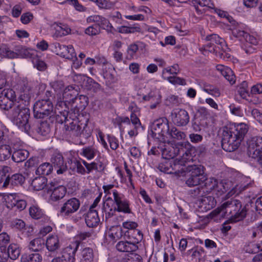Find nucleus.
<instances>
[{
	"mask_svg": "<svg viewBox=\"0 0 262 262\" xmlns=\"http://www.w3.org/2000/svg\"><path fill=\"white\" fill-rule=\"evenodd\" d=\"M205 192L203 188L197 187L190 190V194L193 198H196L199 200L205 194Z\"/></svg>",
	"mask_w": 262,
	"mask_h": 262,
	"instance_id": "obj_56",
	"label": "nucleus"
},
{
	"mask_svg": "<svg viewBox=\"0 0 262 262\" xmlns=\"http://www.w3.org/2000/svg\"><path fill=\"white\" fill-rule=\"evenodd\" d=\"M114 202L116 205H119L123 200H124L123 194L119 193L116 190H113Z\"/></svg>",
	"mask_w": 262,
	"mask_h": 262,
	"instance_id": "obj_63",
	"label": "nucleus"
},
{
	"mask_svg": "<svg viewBox=\"0 0 262 262\" xmlns=\"http://www.w3.org/2000/svg\"><path fill=\"white\" fill-rule=\"evenodd\" d=\"M172 173L176 176L180 177L185 175L187 172V165L183 162V160H173L172 159Z\"/></svg>",
	"mask_w": 262,
	"mask_h": 262,
	"instance_id": "obj_18",
	"label": "nucleus"
},
{
	"mask_svg": "<svg viewBox=\"0 0 262 262\" xmlns=\"http://www.w3.org/2000/svg\"><path fill=\"white\" fill-rule=\"evenodd\" d=\"M45 247V241L41 238H36L31 241L29 248L33 251H40Z\"/></svg>",
	"mask_w": 262,
	"mask_h": 262,
	"instance_id": "obj_32",
	"label": "nucleus"
},
{
	"mask_svg": "<svg viewBox=\"0 0 262 262\" xmlns=\"http://www.w3.org/2000/svg\"><path fill=\"white\" fill-rule=\"evenodd\" d=\"M85 223L89 227L97 226L99 222L98 212L96 210H89L85 218Z\"/></svg>",
	"mask_w": 262,
	"mask_h": 262,
	"instance_id": "obj_23",
	"label": "nucleus"
},
{
	"mask_svg": "<svg viewBox=\"0 0 262 262\" xmlns=\"http://www.w3.org/2000/svg\"><path fill=\"white\" fill-rule=\"evenodd\" d=\"M36 132L43 136L47 135L50 132L49 124L47 121L41 122L38 125Z\"/></svg>",
	"mask_w": 262,
	"mask_h": 262,
	"instance_id": "obj_39",
	"label": "nucleus"
},
{
	"mask_svg": "<svg viewBox=\"0 0 262 262\" xmlns=\"http://www.w3.org/2000/svg\"><path fill=\"white\" fill-rule=\"evenodd\" d=\"M29 155V153L27 150L23 149H16L12 155V159L15 162L19 163L26 160Z\"/></svg>",
	"mask_w": 262,
	"mask_h": 262,
	"instance_id": "obj_26",
	"label": "nucleus"
},
{
	"mask_svg": "<svg viewBox=\"0 0 262 262\" xmlns=\"http://www.w3.org/2000/svg\"><path fill=\"white\" fill-rule=\"evenodd\" d=\"M76 78L81 81V85L84 86L87 90L95 93L100 91V85L92 78L83 75H76Z\"/></svg>",
	"mask_w": 262,
	"mask_h": 262,
	"instance_id": "obj_15",
	"label": "nucleus"
},
{
	"mask_svg": "<svg viewBox=\"0 0 262 262\" xmlns=\"http://www.w3.org/2000/svg\"><path fill=\"white\" fill-rule=\"evenodd\" d=\"M101 32L98 25H93L85 29L84 33L89 36H95Z\"/></svg>",
	"mask_w": 262,
	"mask_h": 262,
	"instance_id": "obj_47",
	"label": "nucleus"
},
{
	"mask_svg": "<svg viewBox=\"0 0 262 262\" xmlns=\"http://www.w3.org/2000/svg\"><path fill=\"white\" fill-rule=\"evenodd\" d=\"M98 25L100 29L101 28L107 31L112 32V30L114 29L109 20L104 17L101 18V21Z\"/></svg>",
	"mask_w": 262,
	"mask_h": 262,
	"instance_id": "obj_50",
	"label": "nucleus"
},
{
	"mask_svg": "<svg viewBox=\"0 0 262 262\" xmlns=\"http://www.w3.org/2000/svg\"><path fill=\"white\" fill-rule=\"evenodd\" d=\"M248 152L254 158L262 152V137H255L249 141Z\"/></svg>",
	"mask_w": 262,
	"mask_h": 262,
	"instance_id": "obj_14",
	"label": "nucleus"
},
{
	"mask_svg": "<svg viewBox=\"0 0 262 262\" xmlns=\"http://www.w3.org/2000/svg\"><path fill=\"white\" fill-rule=\"evenodd\" d=\"M231 189V183L226 181H222L218 183L216 190L221 195Z\"/></svg>",
	"mask_w": 262,
	"mask_h": 262,
	"instance_id": "obj_44",
	"label": "nucleus"
},
{
	"mask_svg": "<svg viewBox=\"0 0 262 262\" xmlns=\"http://www.w3.org/2000/svg\"><path fill=\"white\" fill-rule=\"evenodd\" d=\"M181 102V99L178 96L174 95L168 96L166 100V105H178Z\"/></svg>",
	"mask_w": 262,
	"mask_h": 262,
	"instance_id": "obj_48",
	"label": "nucleus"
},
{
	"mask_svg": "<svg viewBox=\"0 0 262 262\" xmlns=\"http://www.w3.org/2000/svg\"><path fill=\"white\" fill-rule=\"evenodd\" d=\"M81 262H94L93 250L91 248H85L81 252Z\"/></svg>",
	"mask_w": 262,
	"mask_h": 262,
	"instance_id": "obj_28",
	"label": "nucleus"
},
{
	"mask_svg": "<svg viewBox=\"0 0 262 262\" xmlns=\"http://www.w3.org/2000/svg\"><path fill=\"white\" fill-rule=\"evenodd\" d=\"M220 48L219 45H215L214 43L213 45V44L209 42L204 46V50L205 51H208L209 52L215 53L217 55V52L219 51Z\"/></svg>",
	"mask_w": 262,
	"mask_h": 262,
	"instance_id": "obj_54",
	"label": "nucleus"
},
{
	"mask_svg": "<svg viewBox=\"0 0 262 262\" xmlns=\"http://www.w3.org/2000/svg\"><path fill=\"white\" fill-rule=\"evenodd\" d=\"M70 31L71 29L67 27L63 29L61 27H59L56 29L54 36L56 37H61L62 36L67 35L70 32Z\"/></svg>",
	"mask_w": 262,
	"mask_h": 262,
	"instance_id": "obj_60",
	"label": "nucleus"
},
{
	"mask_svg": "<svg viewBox=\"0 0 262 262\" xmlns=\"http://www.w3.org/2000/svg\"><path fill=\"white\" fill-rule=\"evenodd\" d=\"M51 165L58 174L64 173L68 170L67 163L64 162L63 157L61 154L54 153L51 158Z\"/></svg>",
	"mask_w": 262,
	"mask_h": 262,
	"instance_id": "obj_13",
	"label": "nucleus"
},
{
	"mask_svg": "<svg viewBox=\"0 0 262 262\" xmlns=\"http://www.w3.org/2000/svg\"><path fill=\"white\" fill-rule=\"evenodd\" d=\"M168 139L172 138L177 140H182L186 137L185 133L178 130L176 127H172L169 130Z\"/></svg>",
	"mask_w": 262,
	"mask_h": 262,
	"instance_id": "obj_41",
	"label": "nucleus"
},
{
	"mask_svg": "<svg viewBox=\"0 0 262 262\" xmlns=\"http://www.w3.org/2000/svg\"><path fill=\"white\" fill-rule=\"evenodd\" d=\"M79 247V244H76L75 247L70 245L64 248L62 255L52 259V262H75V256Z\"/></svg>",
	"mask_w": 262,
	"mask_h": 262,
	"instance_id": "obj_12",
	"label": "nucleus"
},
{
	"mask_svg": "<svg viewBox=\"0 0 262 262\" xmlns=\"http://www.w3.org/2000/svg\"><path fill=\"white\" fill-rule=\"evenodd\" d=\"M7 251L9 255V257L13 260L17 259L20 254V250L18 246L14 244H10L9 246Z\"/></svg>",
	"mask_w": 262,
	"mask_h": 262,
	"instance_id": "obj_35",
	"label": "nucleus"
},
{
	"mask_svg": "<svg viewBox=\"0 0 262 262\" xmlns=\"http://www.w3.org/2000/svg\"><path fill=\"white\" fill-rule=\"evenodd\" d=\"M53 170L52 166L49 163H44L37 168L35 172L38 175H49Z\"/></svg>",
	"mask_w": 262,
	"mask_h": 262,
	"instance_id": "obj_36",
	"label": "nucleus"
},
{
	"mask_svg": "<svg viewBox=\"0 0 262 262\" xmlns=\"http://www.w3.org/2000/svg\"><path fill=\"white\" fill-rule=\"evenodd\" d=\"M29 214L32 218L36 220L41 219L43 215L42 210L35 205H33L30 207Z\"/></svg>",
	"mask_w": 262,
	"mask_h": 262,
	"instance_id": "obj_42",
	"label": "nucleus"
},
{
	"mask_svg": "<svg viewBox=\"0 0 262 262\" xmlns=\"http://www.w3.org/2000/svg\"><path fill=\"white\" fill-rule=\"evenodd\" d=\"M171 120L177 126H185L189 122L188 113L184 109L176 108L170 113Z\"/></svg>",
	"mask_w": 262,
	"mask_h": 262,
	"instance_id": "obj_9",
	"label": "nucleus"
},
{
	"mask_svg": "<svg viewBox=\"0 0 262 262\" xmlns=\"http://www.w3.org/2000/svg\"><path fill=\"white\" fill-rule=\"evenodd\" d=\"M217 70H221L222 75L230 82L231 84H233L235 83V76L231 69L222 67V69H220L217 68Z\"/></svg>",
	"mask_w": 262,
	"mask_h": 262,
	"instance_id": "obj_33",
	"label": "nucleus"
},
{
	"mask_svg": "<svg viewBox=\"0 0 262 262\" xmlns=\"http://www.w3.org/2000/svg\"><path fill=\"white\" fill-rule=\"evenodd\" d=\"M33 63L34 67H36L39 71H44L46 69L45 62L38 58L34 59Z\"/></svg>",
	"mask_w": 262,
	"mask_h": 262,
	"instance_id": "obj_64",
	"label": "nucleus"
},
{
	"mask_svg": "<svg viewBox=\"0 0 262 262\" xmlns=\"http://www.w3.org/2000/svg\"><path fill=\"white\" fill-rule=\"evenodd\" d=\"M11 155V148L9 145H4L0 147L1 161L6 160L10 157Z\"/></svg>",
	"mask_w": 262,
	"mask_h": 262,
	"instance_id": "obj_43",
	"label": "nucleus"
},
{
	"mask_svg": "<svg viewBox=\"0 0 262 262\" xmlns=\"http://www.w3.org/2000/svg\"><path fill=\"white\" fill-rule=\"evenodd\" d=\"M124 237H126L132 244L137 245L143 239V234L138 229L127 230L124 233Z\"/></svg>",
	"mask_w": 262,
	"mask_h": 262,
	"instance_id": "obj_21",
	"label": "nucleus"
},
{
	"mask_svg": "<svg viewBox=\"0 0 262 262\" xmlns=\"http://www.w3.org/2000/svg\"><path fill=\"white\" fill-rule=\"evenodd\" d=\"M11 226L13 228L21 230L25 228V223L20 219H15L11 221Z\"/></svg>",
	"mask_w": 262,
	"mask_h": 262,
	"instance_id": "obj_58",
	"label": "nucleus"
},
{
	"mask_svg": "<svg viewBox=\"0 0 262 262\" xmlns=\"http://www.w3.org/2000/svg\"><path fill=\"white\" fill-rule=\"evenodd\" d=\"M20 95L18 101L15 102L12 110V117L13 122L23 132L28 133L30 125L28 123L30 110L27 107L32 95L31 87L28 82L23 81L19 84Z\"/></svg>",
	"mask_w": 262,
	"mask_h": 262,
	"instance_id": "obj_1",
	"label": "nucleus"
},
{
	"mask_svg": "<svg viewBox=\"0 0 262 262\" xmlns=\"http://www.w3.org/2000/svg\"><path fill=\"white\" fill-rule=\"evenodd\" d=\"M77 95V91L75 90L72 86H69L68 88H66L63 94V96L65 99L66 101L72 103H73L75 98H76Z\"/></svg>",
	"mask_w": 262,
	"mask_h": 262,
	"instance_id": "obj_31",
	"label": "nucleus"
},
{
	"mask_svg": "<svg viewBox=\"0 0 262 262\" xmlns=\"http://www.w3.org/2000/svg\"><path fill=\"white\" fill-rule=\"evenodd\" d=\"M169 130L168 121L166 118L155 120L151 126L152 137L163 143L168 139Z\"/></svg>",
	"mask_w": 262,
	"mask_h": 262,
	"instance_id": "obj_4",
	"label": "nucleus"
},
{
	"mask_svg": "<svg viewBox=\"0 0 262 262\" xmlns=\"http://www.w3.org/2000/svg\"><path fill=\"white\" fill-rule=\"evenodd\" d=\"M10 167L8 166H0V184L7 178L6 174L10 171Z\"/></svg>",
	"mask_w": 262,
	"mask_h": 262,
	"instance_id": "obj_57",
	"label": "nucleus"
},
{
	"mask_svg": "<svg viewBox=\"0 0 262 262\" xmlns=\"http://www.w3.org/2000/svg\"><path fill=\"white\" fill-rule=\"evenodd\" d=\"M152 99H155L156 101L150 105V108L151 109L155 108L157 106L160 104L161 102L160 95L159 94H155L152 92H150L147 95H145L143 97V99L144 100H151Z\"/></svg>",
	"mask_w": 262,
	"mask_h": 262,
	"instance_id": "obj_37",
	"label": "nucleus"
},
{
	"mask_svg": "<svg viewBox=\"0 0 262 262\" xmlns=\"http://www.w3.org/2000/svg\"><path fill=\"white\" fill-rule=\"evenodd\" d=\"M17 54V57L25 58L29 55V52L25 48L20 46L17 47L15 50Z\"/></svg>",
	"mask_w": 262,
	"mask_h": 262,
	"instance_id": "obj_62",
	"label": "nucleus"
},
{
	"mask_svg": "<svg viewBox=\"0 0 262 262\" xmlns=\"http://www.w3.org/2000/svg\"><path fill=\"white\" fill-rule=\"evenodd\" d=\"M97 5L100 9H110L114 7V4L107 0H98Z\"/></svg>",
	"mask_w": 262,
	"mask_h": 262,
	"instance_id": "obj_52",
	"label": "nucleus"
},
{
	"mask_svg": "<svg viewBox=\"0 0 262 262\" xmlns=\"http://www.w3.org/2000/svg\"><path fill=\"white\" fill-rule=\"evenodd\" d=\"M117 250L122 252H132L136 251L138 249V246L132 244L128 241H121L116 245Z\"/></svg>",
	"mask_w": 262,
	"mask_h": 262,
	"instance_id": "obj_22",
	"label": "nucleus"
},
{
	"mask_svg": "<svg viewBox=\"0 0 262 262\" xmlns=\"http://www.w3.org/2000/svg\"><path fill=\"white\" fill-rule=\"evenodd\" d=\"M34 116L36 118H44L54 115L53 105L50 99L39 100L33 106Z\"/></svg>",
	"mask_w": 262,
	"mask_h": 262,
	"instance_id": "obj_6",
	"label": "nucleus"
},
{
	"mask_svg": "<svg viewBox=\"0 0 262 262\" xmlns=\"http://www.w3.org/2000/svg\"><path fill=\"white\" fill-rule=\"evenodd\" d=\"M248 130L245 123H239L224 128L222 139L223 149L228 152L236 149Z\"/></svg>",
	"mask_w": 262,
	"mask_h": 262,
	"instance_id": "obj_2",
	"label": "nucleus"
},
{
	"mask_svg": "<svg viewBox=\"0 0 262 262\" xmlns=\"http://www.w3.org/2000/svg\"><path fill=\"white\" fill-rule=\"evenodd\" d=\"M80 205V201L77 199L73 198L69 199L61 207L59 213L64 217L71 216L78 210Z\"/></svg>",
	"mask_w": 262,
	"mask_h": 262,
	"instance_id": "obj_11",
	"label": "nucleus"
},
{
	"mask_svg": "<svg viewBox=\"0 0 262 262\" xmlns=\"http://www.w3.org/2000/svg\"><path fill=\"white\" fill-rule=\"evenodd\" d=\"M192 252L191 256L193 258L200 259L203 253H204V250L202 248H196L192 249L188 251V253Z\"/></svg>",
	"mask_w": 262,
	"mask_h": 262,
	"instance_id": "obj_61",
	"label": "nucleus"
},
{
	"mask_svg": "<svg viewBox=\"0 0 262 262\" xmlns=\"http://www.w3.org/2000/svg\"><path fill=\"white\" fill-rule=\"evenodd\" d=\"M122 235L123 231L121 227L120 226H114L110 229L108 236L115 241L121 238Z\"/></svg>",
	"mask_w": 262,
	"mask_h": 262,
	"instance_id": "obj_34",
	"label": "nucleus"
},
{
	"mask_svg": "<svg viewBox=\"0 0 262 262\" xmlns=\"http://www.w3.org/2000/svg\"><path fill=\"white\" fill-rule=\"evenodd\" d=\"M222 213H229L231 215V220L236 222L244 219L247 214L246 206H243L240 201L231 199L224 202L220 207L214 210L211 214L213 216H216Z\"/></svg>",
	"mask_w": 262,
	"mask_h": 262,
	"instance_id": "obj_3",
	"label": "nucleus"
},
{
	"mask_svg": "<svg viewBox=\"0 0 262 262\" xmlns=\"http://www.w3.org/2000/svg\"><path fill=\"white\" fill-rule=\"evenodd\" d=\"M174 150L173 147H171L170 150L166 148L162 149V155L165 156V158L168 160L159 164L158 168L160 171L167 174H172V159L178 155V153H176Z\"/></svg>",
	"mask_w": 262,
	"mask_h": 262,
	"instance_id": "obj_8",
	"label": "nucleus"
},
{
	"mask_svg": "<svg viewBox=\"0 0 262 262\" xmlns=\"http://www.w3.org/2000/svg\"><path fill=\"white\" fill-rule=\"evenodd\" d=\"M15 102L6 98L4 96L0 95V108L4 110H9L14 107Z\"/></svg>",
	"mask_w": 262,
	"mask_h": 262,
	"instance_id": "obj_38",
	"label": "nucleus"
},
{
	"mask_svg": "<svg viewBox=\"0 0 262 262\" xmlns=\"http://www.w3.org/2000/svg\"><path fill=\"white\" fill-rule=\"evenodd\" d=\"M247 87L248 84L246 81H244L241 83V86L239 88L238 92L243 98H246L248 95Z\"/></svg>",
	"mask_w": 262,
	"mask_h": 262,
	"instance_id": "obj_55",
	"label": "nucleus"
},
{
	"mask_svg": "<svg viewBox=\"0 0 262 262\" xmlns=\"http://www.w3.org/2000/svg\"><path fill=\"white\" fill-rule=\"evenodd\" d=\"M138 50V47L136 44L130 45L127 50V54L126 55V58L130 59L133 58L135 53Z\"/></svg>",
	"mask_w": 262,
	"mask_h": 262,
	"instance_id": "obj_59",
	"label": "nucleus"
},
{
	"mask_svg": "<svg viewBox=\"0 0 262 262\" xmlns=\"http://www.w3.org/2000/svg\"><path fill=\"white\" fill-rule=\"evenodd\" d=\"M207 125L206 120L199 116L195 115L192 120V127L195 132L200 131L202 127L206 126Z\"/></svg>",
	"mask_w": 262,
	"mask_h": 262,
	"instance_id": "obj_29",
	"label": "nucleus"
},
{
	"mask_svg": "<svg viewBox=\"0 0 262 262\" xmlns=\"http://www.w3.org/2000/svg\"><path fill=\"white\" fill-rule=\"evenodd\" d=\"M192 2L198 14L205 12V7L214 9V5L211 0H192Z\"/></svg>",
	"mask_w": 262,
	"mask_h": 262,
	"instance_id": "obj_20",
	"label": "nucleus"
},
{
	"mask_svg": "<svg viewBox=\"0 0 262 262\" xmlns=\"http://www.w3.org/2000/svg\"><path fill=\"white\" fill-rule=\"evenodd\" d=\"M204 186L209 190L216 189L218 184L217 180L214 178H207L205 175V180L204 181Z\"/></svg>",
	"mask_w": 262,
	"mask_h": 262,
	"instance_id": "obj_45",
	"label": "nucleus"
},
{
	"mask_svg": "<svg viewBox=\"0 0 262 262\" xmlns=\"http://www.w3.org/2000/svg\"><path fill=\"white\" fill-rule=\"evenodd\" d=\"M7 207L12 209L16 208L20 210H24L26 206V202L24 200H19L16 198L15 194H10L6 198Z\"/></svg>",
	"mask_w": 262,
	"mask_h": 262,
	"instance_id": "obj_16",
	"label": "nucleus"
},
{
	"mask_svg": "<svg viewBox=\"0 0 262 262\" xmlns=\"http://www.w3.org/2000/svg\"><path fill=\"white\" fill-rule=\"evenodd\" d=\"M25 181V178L23 174L20 173H15L11 177L8 176L4 182L2 187L6 188L10 184L12 186L22 185Z\"/></svg>",
	"mask_w": 262,
	"mask_h": 262,
	"instance_id": "obj_19",
	"label": "nucleus"
},
{
	"mask_svg": "<svg viewBox=\"0 0 262 262\" xmlns=\"http://www.w3.org/2000/svg\"><path fill=\"white\" fill-rule=\"evenodd\" d=\"M69 112L68 110L59 111V114L56 116V121L59 123H63L67 120Z\"/></svg>",
	"mask_w": 262,
	"mask_h": 262,
	"instance_id": "obj_53",
	"label": "nucleus"
},
{
	"mask_svg": "<svg viewBox=\"0 0 262 262\" xmlns=\"http://www.w3.org/2000/svg\"><path fill=\"white\" fill-rule=\"evenodd\" d=\"M1 95L2 96H4V97H6V98H8V99L13 101L15 98V92L13 90L10 89L5 88L1 92Z\"/></svg>",
	"mask_w": 262,
	"mask_h": 262,
	"instance_id": "obj_51",
	"label": "nucleus"
},
{
	"mask_svg": "<svg viewBox=\"0 0 262 262\" xmlns=\"http://www.w3.org/2000/svg\"><path fill=\"white\" fill-rule=\"evenodd\" d=\"M96 152V149L90 146L83 148L82 149V155L89 160L94 158Z\"/></svg>",
	"mask_w": 262,
	"mask_h": 262,
	"instance_id": "obj_49",
	"label": "nucleus"
},
{
	"mask_svg": "<svg viewBox=\"0 0 262 262\" xmlns=\"http://www.w3.org/2000/svg\"><path fill=\"white\" fill-rule=\"evenodd\" d=\"M197 204L202 211L209 210L213 208L216 204V201L212 196H205V194L201 198L198 200Z\"/></svg>",
	"mask_w": 262,
	"mask_h": 262,
	"instance_id": "obj_17",
	"label": "nucleus"
},
{
	"mask_svg": "<svg viewBox=\"0 0 262 262\" xmlns=\"http://www.w3.org/2000/svg\"><path fill=\"white\" fill-rule=\"evenodd\" d=\"M66 130L71 132L74 135L78 136L81 131V127L77 123L76 121H72L69 124H66L64 126Z\"/></svg>",
	"mask_w": 262,
	"mask_h": 262,
	"instance_id": "obj_40",
	"label": "nucleus"
},
{
	"mask_svg": "<svg viewBox=\"0 0 262 262\" xmlns=\"http://www.w3.org/2000/svg\"><path fill=\"white\" fill-rule=\"evenodd\" d=\"M205 40L209 41L211 43H214L215 45H219L221 48L224 50L228 49V46L226 45L225 41L222 38L220 37L219 35L215 34H211L206 36Z\"/></svg>",
	"mask_w": 262,
	"mask_h": 262,
	"instance_id": "obj_24",
	"label": "nucleus"
},
{
	"mask_svg": "<svg viewBox=\"0 0 262 262\" xmlns=\"http://www.w3.org/2000/svg\"><path fill=\"white\" fill-rule=\"evenodd\" d=\"M118 212H123L125 213H130L131 210L129 208V202L125 199L119 205H116Z\"/></svg>",
	"mask_w": 262,
	"mask_h": 262,
	"instance_id": "obj_46",
	"label": "nucleus"
},
{
	"mask_svg": "<svg viewBox=\"0 0 262 262\" xmlns=\"http://www.w3.org/2000/svg\"><path fill=\"white\" fill-rule=\"evenodd\" d=\"M48 192H51V200L57 201L62 199L67 193V188L63 185H59L57 181H51L48 185Z\"/></svg>",
	"mask_w": 262,
	"mask_h": 262,
	"instance_id": "obj_10",
	"label": "nucleus"
},
{
	"mask_svg": "<svg viewBox=\"0 0 262 262\" xmlns=\"http://www.w3.org/2000/svg\"><path fill=\"white\" fill-rule=\"evenodd\" d=\"M54 51L56 54L61 57L72 60L77 67H79L81 64V61H79L76 56V54L73 47L71 45L65 46L60 45L58 42L54 43Z\"/></svg>",
	"mask_w": 262,
	"mask_h": 262,
	"instance_id": "obj_7",
	"label": "nucleus"
},
{
	"mask_svg": "<svg viewBox=\"0 0 262 262\" xmlns=\"http://www.w3.org/2000/svg\"><path fill=\"white\" fill-rule=\"evenodd\" d=\"M187 173L188 178L185 183L189 187L200 185L205 180L204 167L201 165H187Z\"/></svg>",
	"mask_w": 262,
	"mask_h": 262,
	"instance_id": "obj_5",
	"label": "nucleus"
},
{
	"mask_svg": "<svg viewBox=\"0 0 262 262\" xmlns=\"http://www.w3.org/2000/svg\"><path fill=\"white\" fill-rule=\"evenodd\" d=\"M46 247L49 252H53L60 247L58 237L57 235H51L46 240Z\"/></svg>",
	"mask_w": 262,
	"mask_h": 262,
	"instance_id": "obj_25",
	"label": "nucleus"
},
{
	"mask_svg": "<svg viewBox=\"0 0 262 262\" xmlns=\"http://www.w3.org/2000/svg\"><path fill=\"white\" fill-rule=\"evenodd\" d=\"M47 179L45 177H38L34 179L31 183V185L34 190L39 191L42 190L47 184Z\"/></svg>",
	"mask_w": 262,
	"mask_h": 262,
	"instance_id": "obj_27",
	"label": "nucleus"
},
{
	"mask_svg": "<svg viewBox=\"0 0 262 262\" xmlns=\"http://www.w3.org/2000/svg\"><path fill=\"white\" fill-rule=\"evenodd\" d=\"M78 111L84 110L88 104V98L84 95L77 96L73 103Z\"/></svg>",
	"mask_w": 262,
	"mask_h": 262,
	"instance_id": "obj_30",
	"label": "nucleus"
}]
</instances>
